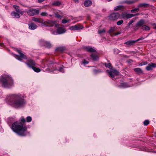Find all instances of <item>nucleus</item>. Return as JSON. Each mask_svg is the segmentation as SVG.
I'll return each instance as SVG.
<instances>
[{
    "label": "nucleus",
    "instance_id": "f257e3e1",
    "mask_svg": "<svg viewBox=\"0 0 156 156\" xmlns=\"http://www.w3.org/2000/svg\"><path fill=\"white\" fill-rule=\"evenodd\" d=\"M6 98L9 104L16 108H23L26 104V100L20 94L10 95L7 96Z\"/></svg>",
    "mask_w": 156,
    "mask_h": 156
},
{
    "label": "nucleus",
    "instance_id": "f03ea898",
    "mask_svg": "<svg viewBox=\"0 0 156 156\" xmlns=\"http://www.w3.org/2000/svg\"><path fill=\"white\" fill-rule=\"evenodd\" d=\"M11 129L17 134L22 136H25L30 134L26 126H24L20 122H16L12 124Z\"/></svg>",
    "mask_w": 156,
    "mask_h": 156
},
{
    "label": "nucleus",
    "instance_id": "7ed1b4c3",
    "mask_svg": "<svg viewBox=\"0 0 156 156\" xmlns=\"http://www.w3.org/2000/svg\"><path fill=\"white\" fill-rule=\"evenodd\" d=\"M0 83L3 87L8 88H11L14 85L13 80L10 76L8 75L1 77L0 79Z\"/></svg>",
    "mask_w": 156,
    "mask_h": 156
},
{
    "label": "nucleus",
    "instance_id": "20e7f679",
    "mask_svg": "<svg viewBox=\"0 0 156 156\" xmlns=\"http://www.w3.org/2000/svg\"><path fill=\"white\" fill-rule=\"evenodd\" d=\"M146 24L145 21L144 19H141L138 21L135 26L133 27V29L135 31L139 29V28Z\"/></svg>",
    "mask_w": 156,
    "mask_h": 156
},
{
    "label": "nucleus",
    "instance_id": "39448f33",
    "mask_svg": "<svg viewBox=\"0 0 156 156\" xmlns=\"http://www.w3.org/2000/svg\"><path fill=\"white\" fill-rule=\"evenodd\" d=\"M16 51L19 53L20 55H16V58L19 61H21L22 60V58L24 59H27V57L23 53H22L21 51L17 49Z\"/></svg>",
    "mask_w": 156,
    "mask_h": 156
},
{
    "label": "nucleus",
    "instance_id": "423d86ee",
    "mask_svg": "<svg viewBox=\"0 0 156 156\" xmlns=\"http://www.w3.org/2000/svg\"><path fill=\"white\" fill-rule=\"evenodd\" d=\"M120 14L117 12L113 13L109 16V18L111 20H117L120 17Z\"/></svg>",
    "mask_w": 156,
    "mask_h": 156
},
{
    "label": "nucleus",
    "instance_id": "0eeeda50",
    "mask_svg": "<svg viewBox=\"0 0 156 156\" xmlns=\"http://www.w3.org/2000/svg\"><path fill=\"white\" fill-rule=\"evenodd\" d=\"M39 11L35 9H32L28 10L27 13L30 16H33L39 13Z\"/></svg>",
    "mask_w": 156,
    "mask_h": 156
},
{
    "label": "nucleus",
    "instance_id": "6e6552de",
    "mask_svg": "<svg viewBox=\"0 0 156 156\" xmlns=\"http://www.w3.org/2000/svg\"><path fill=\"white\" fill-rule=\"evenodd\" d=\"M116 28L115 27H111L109 30L108 31V33L112 36H116L121 34L120 32H118L117 33H114V32L116 31Z\"/></svg>",
    "mask_w": 156,
    "mask_h": 156
},
{
    "label": "nucleus",
    "instance_id": "1a4fd4ad",
    "mask_svg": "<svg viewBox=\"0 0 156 156\" xmlns=\"http://www.w3.org/2000/svg\"><path fill=\"white\" fill-rule=\"evenodd\" d=\"M139 14V13H136L134 14H133L130 13H122V18L123 19L127 18V19L130 18L134 16L138 15Z\"/></svg>",
    "mask_w": 156,
    "mask_h": 156
},
{
    "label": "nucleus",
    "instance_id": "9d476101",
    "mask_svg": "<svg viewBox=\"0 0 156 156\" xmlns=\"http://www.w3.org/2000/svg\"><path fill=\"white\" fill-rule=\"evenodd\" d=\"M27 62L26 63V64L30 68H32L33 66H35L36 64L34 60L30 59H28Z\"/></svg>",
    "mask_w": 156,
    "mask_h": 156
},
{
    "label": "nucleus",
    "instance_id": "9b49d317",
    "mask_svg": "<svg viewBox=\"0 0 156 156\" xmlns=\"http://www.w3.org/2000/svg\"><path fill=\"white\" fill-rule=\"evenodd\" d=\"M156 67V63L151 62L146 67V69L148 71L152 70L153 69Z\"/></svg>",
    "mask_w": 156,
    "mask_h": 156
},
{
    "label": "nucleus",
    "instance_id": "f8f14e48",
    "mask_svg": "<svg viewBox=\"0 0 156 156\" xmlns=\"http://www.w3.org/2000/svg\"><path fill=\"white\" fill-rule=\"evenodd\" d=\"M20 120L23 123H25L26 122H30L32 120V118L30 116H27L26 119V120L23 117H21L20 118Z\"/></svg>",
    "mask_w": 156,
    "mask_h": 156
},
{
    "label": "nucleus",
    "instance_id": "ddd939ff",
    "mask_svg": "<svg viewBox=\"0 0 156 156\" xmlns=\"http://www.w3.org/2000/svg\"><path fill=\"white\" fill-rule=\"evenodd\" d=\"M66 31L65 29L62 27H58L57 30V34H63L65 33Z\"/></svg>",
    "mask_w": 156,
    "mask_h": 156
},
{
    "label": "nucleus",
    "instance_id": "4468645a",
    "mask_svg": "<svg viewBox=\"0 0 156 156\" xmlns=\"http://www.w3.org/2000/svg\"><path fill=\"white\" fill-rule=\"evenodd\" d=\"M37 26L33 23H31L28 24V28L29 29L33 30L36 29Z\"/></svg>",
    "mask_w": 156,
    "mask_h": 156
},
{
    "label": "nucleus",
    "instance_id": "2eb2a0df",
    "mask_svg": "<svg viewBox=\"0 0 156 156\" xmlns=\"http://www.w3.org/2000/svg\"><path fill=\"white\" fill-rule=\"evenodd\" d=\"M45 23L48 25L49 27H52L57 23V21L48 20L45 21Z\"/></svg>",
    "mask_w": 156,
    "mask_h": 156
},
{
    "label": "nucleus",
    "instance_id": "dca6fc26",
    "mask_svg": "<svg viewBox=\"0 0 156 156\" xmlns=\"http://www.w3.org/2000/svg\"><path fill=\"white\" fill-rule=\"evenodd\" d=\"M83 27L82 26H79L78 25H75L70 27L69 29L72 30H78L81 29Z\"/></svg>",
    "mask_w": 156,
    "mask_h": 156
},
{
    "label": "nucleus",
    "instance_id": "f3484780",
    "mask_svg": "<svg viewBox=\"0 0 156 156\" xmlns=\"http://www.w3.org/2000/svg\"><path fill=\"white\" fill-rule=\"evenodd\" d=\"M32 20L35 22L39 23H42L43 22L44 20L41 18H36L35 17H32Z\"/></svg>",
    "mask_w": 156,
    "mask_h": 156
},
{
    "label": "nucleus",
    "instance_id": "a211bd4d",
    "mask_svg": "<svg viewBox=\"0 0 156 156\" xmlns=\"http://www.w3.org/2000/svg\"><path fill=\"white\" fill-rule=\"evenodd\" d=\"M13 7L16 10L17 12L18 13L22 15L23 14V12L20 10V7L19 6L14 5H13Z\"/></svg>",
    "mask_w": 156,
    "mask_h": 156
},
{
    "label": "nucleus",
    "instance_id": "6ab92c4d",
    "mask_svg": "<svg viewBox=\"0 0 156 156\" xmlns=\"http://www.w3.org/2000/svg\"><path fill=\"white\" fill-rule=\"evenodd\" d=\"M90 56L93 61H95L98 60L99 57L97 55L92 53Z\"/></svg>",
    "mask_w": 156,
    "mask_h": 156
},
{
    "label": "nucleus",
    "instance_id": "aec40b11",
    "mask_svg": "<svg viewBox=\"0 0 156 156\" xmlns=\"http://www.w3.org/2000/svg\"><path fill=\"white\" fill-rule=\"evenodd\" d=\"M125 8V7L122 5H119L116 6L114 9L115 11L121 10L123 11Z\"/></svg>",
    "mask_w": 156,
    "mask_h": 156
},
{
    "label": "nucleus",
    "instance_id": "412c9836",
    "mask_svg": "<svg viewBox=\"0 0 156 156\" xmlns=\"http://www.w3.org/2000/svg\"><path fill=\"white\" fill-rule=\"evenodd\" d=\"M118 86L119 87L122 88H126L129 87L128 84L126 83H121L120 85H118Z\"/></svg>",
    "mask_w": 156,
    "mask_h": 156
},
{
    "label": "nucleus",
    "instance_id": "4be33fe9",
    "mask_svg": "<svg viewBox=\"0 0 156 156\" xmlns=\"http://www.w3.org/2000/svg\"><path fill=\"white\" fill-rule=\"evenodd\" d=\"M136 42V41H135L130 40L125 42L124 44L128 45V46H130L133 45Z\"/></svg>",
    "mask_w": 156,
    "mask_h": 156
},
{
    "label": "nucleus",
    "instance_id": "5701e85b",
    "mask_svg": "<svg viewBox=\"0 0 156 156\" xmlns=\"http://www.w3.org/2000/svg\"><path fill=\"white\" fill-rule=\"evenodd\" d=\"M133 70L138 75H140L143 73V71L141 68H134L133 69Z\"/></svg>",
    "mask_w": 156,
    "mask_h": 156
},
{
    "label": "nucleus",
    "instance_id": "b1692460",
    "mask_svg": "<svg viewBox=\"0 0 156 156\" xmlns=\"http://www.w3.org/2000/svg\"><path fill=\"white\" fill-rule=\"evenodd\" d=\"M92 4V2L90 0H86L83 3L84 5L86 7L90 6Z\"/></svg>",
    "mask_w": 156,
    "mask_h": 156
},
{
    "label": "nucleus",
    "instance_id": "393cba45",
    "mask_svg": "<svg viewBox=\"0 0 156 156\" xmlns=\"http://www.w3.org/2000/svg\"><path fill=\"white\" fill-rule=\"evenodd\" d=\"M11 15L12 17L14 18H19L20 17L19 14L15 12H11Z\"/></svg>",
    "mask_w": 156,
    "mask_h": 156
},
{
    "label": "nucleus",
    "instance_id": "a878e982",
    "mask_svg": "<svg viewBox=\"0 0 156 156\" xmlns=\"http://www.w3.org/2000/svg\"><path fill=\"white\" fill-rule=\"evenodd\" d=\"M85 48L86 49L87 51L90 52H95L96 51L95 49L93 48L92 47H86Z\"/></svg>",
    "mask_w": 156,
    "mask_h": 156
},
{
    "label": "nucleus",
    "instance_id": "bb28decb",
    "mask_svg": "<svg viewBox=\"0 0 156 156\" xmlns=\"http://www.w3.org/2000/svg\"><path fill=\"white\" fill-rule=\"evenodd\" d=\"M66 50V48L65 47L63 46L58 47L56 49V50L57 51L61 52H63Z\"/></svg>",
    "mask_w": 156,
    "mask_h": 156
},
{
    "label": "nucleus",
    "instance_id": "cd10ccee",
    "mask_svg": "<svg viewBox=\"0 0 156 156\" xmlns=\"http://www.w3.org/2000/svg\"><path fill=\"white\" fill-rule=\"evenodd\" d=\"M149 6V4L146 3H140L138 5L139 7H147Z\"/></svg>",
    "mask_w": 156,
    "mask_h": 156
},
{
    "label": "nucleus",
    "instance_id": "c85d7f7f",
    "mask_svg": "<svg viewBox=\"0 0 156 156\" xmlns=\"http://www.w3.org/2000/svg\"><path fill=\"white\" fill-rule=\"evenodd\" d=\"M144 24L141 26V29L144 30H150V28L148 26Z\"/></svg>",
    "mask_w": 156,
    "mask_h": 156
},
{
    "label": "nucleus",
    "instance_id": "c756f323",
    "mask_svg": "<svg viewBox=\"0 0 156 156\" xmlns=\"http://www.w3.org/2000/svg\"><path fill=\"white\" fill-rule=\"evenodd\" d=\"M55 70H58L62 73H63L64 72V71L63 69V66H62L61 67H60L58 69H57V68L56 67H55L54 69L53 70V71Z\"/></svg>",
    "mask_w": 156,
    "mask_h": 156
},
{
    "label": "nucleus",
    "instance_id": "7c9ffc66",
    "mask_svg": "<svg viewBox=\"0 0 156 156\" xmlns=\"http://www.w3.org/2000/svg\"><path fill=\"white\" fill-rule=\"evenodd\" d=\"M31 68H32L34 72L37 73L41 71V70L40 68L36 67H35V66H33V67Z\"/></svg>",
    "mask_w": 156,
    "mask_h": 156
},
{
    "label": "nucleus",
    "instance_id": "2f4dec72",
    "mask_svg": "<svg viewBox=\"0 0 156 156\" xmlns=\"http://www.w3.org/2000/svg\"><path fill=\"white\" fill-rule=\"evenodd\" d=\"M61 2L59 1H57L52 3V5L55 6H59L61 5Z\"/></svg>",
    "mask_w": 156,
    "mask_h": 156
},
{
    "label": "nucleus",
    "instance_id": "473e14b6",
    "mask_svg": "<svg viewBox=\"0 0 156 156\" xmlns=\"http://www.w3.org/2000/svg\"><path fill=\"white\" fill-rule=\"evenodd\" d=\"M106 71L109 73L110 76L112 78H114L115 77V76L114 74L113 73L112 71H110L108 70H107Z\"/></svg>",
    "mask_w": 156,
    "mask_h": 156
},
{
    "label": "nucleus",
    "instance_id": "72a5a7b5",
    "mask_svg": "<svg viewBox=\"0 0 156 156\" xmlns=\"http://www.w3.org/2000/svg\"><path fill=\"white\" fill-rule=\"evenodd\" d=\"M139 0H129L128 1L126 2V3L129 4H131L134 3L138 1Z\"/></svg>",
    "mask_w": 156,
    "mask_h": 156
},
{
    "label": "nucleus",
    "instance_id": "f704fd0d",
    "mask_svg": "<svg viewBox=\"0 0 156 156\" xmlns=\"http://www.w3.org/2000/svg\"><path fill=\"white\" fill-rule=\"evenodd\" d=\"M47 41L41 40L40 41V44L41 46H45V44L47 43Z\"/></svg>",
    "mask_w": 156,
    "mask_h": 156
},
{
    "label": "nucleus",
    "instance_id": "c9c22d12",
    "mask_svg": "<svg viewBox=\"0 0 156 156\" xmlns=\"http://www.w3.org/2000/svg\"><path fill=\"white\" fill-rule=\"evenodd\" d=\"M112 71L114 74L116 76L119 75V72L116 69H113L112 70Z\"/></svg>",
    "mask_w": 156,
    "mask_h": 156
},
{
    "label": "nucleus",
    "instance_id": "e433bc0d",
    "mask_svg": "<svg viewBox=\"0 0 156 156\" xmlns=\"http://www.w3.org/2000/svg\"><path fill=\"white\" fill-rule=\"evenodd\" d=\"M147 64L148 62L147 61H143L141 63H140V64H139V66H141L143 65H147Z\"/></svg>",
    "mask_w": 156,
    "mask_h": 156
},
{
    "label": "nucleus",
    "instance_id": "4c0bfd02",
    "mask_svg": "<svg viewBox=\"0 0 156 156\" xmlns=\"http://www.w3.org/2000/svg\"><path fill=\"white\" fill-rule=\"evenodd\" d=\"M105 66L107 68H108L109 69H111L112 68V66H111V64L110 63H105Z\"/></svg>",
    "mask_w": 156,
    "mask_h": 156
},
{
    "label": "nucleus",
    "instance_id": "58836bf2",
    "mask_svg": "<svg viewBox=\"0 0 156 156\" xmlns=\"http://www.w3.org/2000/svg\"><path fill=\"white\" fill-rule=\"evenodd\" d=\"M139 10V8H136L134 9H132L131 11V12L132 13H134L138 12Z\"/></svg>",
    "mask_w": 156,
    "mask_h": 156
},
{
    "label": "nucleus",
    "instance_id": "ea45409f",
    "mask_svg": "<svg viewBox=\"0 0 156 156\" xmlns=\"http://www.w3.org/2000/svg\"><path fill=\"white\" fill-rule=\"evenodd\" d=\"M45 46L47 48H49L51 47V45L49 42L47 41V43L45 44Z\"/></svg>",
    "mask_w": 156,
    "mask_h": 156
},
{
    "label": "nucleus",
    "instance_id": "a19ab883",
    "mask_svg": "<svg viewBox=\"0 0 156 156\" xmlns=\"http://www.w3.org/2000/svg\"><path fill=\"white\" fill-rule=\"evenodd\" d=\"M105 30L104 29H103L101 30H99L98 31V33L99 34H101L102 33H105Z\"/></svg>",
    "mask_w": 156,
    "mask_h": 156
},
{
    "label": "nucleus",
    "instance_id": "79ce46f5",
    "mask_svg": "<svg viewBox=\"0 0 156 156\" xmlns=\"http://www.w3.org/2000/svg\"><path fill=\"white\" fill-rule=\"evenodd\" d=\"M70 20H67L65 19H63L62 20V23L63 24H65L69 22Z\"/></svg>",
    "mask_w": 156,
    "mask_h": 156
},
{
    "label": "nucleus",
    "instance_id": "37998d69",
    "mask_svg": "<svg viewBox=\"0 0 156 156\" xmlns=\"http://www.w3.org/2000/svg\"><path fill=\"white\" fill-rule=\"evenodd\" d=\"M149 123V121L148 120H146L144 122L145 126H147Z\"/></svg>",
    "mask_w": 156,
    "mask_h": 156
},
{
    "label": "nucleus",
    "instance_id": "c03bdc74",
    "mask_svg": "<svg viewBox=\"0 0 156 156\" xmlns=\"http://www.w3.org/2000/svg\"><path fill=\"white\" fill-rule=\"evenodd\" d=\"M123 22V21L122 20L118 21L117 23V24L118 25H120L122 24Z\"/></svg>",
    "mask_w": 156,
    "mask_h": 156
},
{
    "label": "nucleus",
    "instance_id": "a18cd8bd",
    "mask_svg": "<svg viewBox=\"0 0 156 156\" xmlns=\"http://www.w3.org/2000/svg\"><path fill=\"white\" fill-rule=\"evenodd\" d=\"M41 16H47L48 15V13L46 12H43L41 14Z\"/></svg>",
    "mask_w": 156,
    "mask_h": 156
},
{
    "label": "nucleus",
    "instance_id": "49530a36",
    "mask_svg": "<svg viewBox=\"0 0 156 156\" xmlns=\"http://www.w3.org/2000/svg\"><path fill=\"white\" fill-rule=\"evenodd\" d=\"M135 20H131L127 24V25L128 27H129L131 24L133 23L134 22Z\"/></svg>",
    "mask_w": 156,
    "mask_h": 156
},
{
    "label": "nucleus",
    "instance_id": "de8ad7c7",
    "mask_svg": "<svg viewBox=\"0 0 156 156\" xmlns=\"http://www.w3.org/2000/svg\"><path fill=\"white\" fill-rule=\"evenodd\" d=\"M54 14L55 17L56 18H59L61 17V15L59 14L58 12L55 13Z\"/></svg>",
    "mask_w": 156,
    "mask_h": 156
},
{
    "label": "nucleus",
    "instance_id": "09e8293b",
    "mask_svg": "<svg viewBox=\"0 0 156 156\" xmlns=\"http://www.w3.org/2000/svg\"><path fill=\"white\" fill-rule=\"evenodd\" d=\"M83 62H82V63L84 65H85L86 64H87L89 63V62L87 61H86L85 59H83Z\"/></svg>",
    "mask_w": 156,
    "mask_h": 156
},
{
    "label": "nucleus",
    "instance_id": "8fccbe9b",
    "mask_svg": "<svg viewBox=\"0 0 156 156\" xmlns=\"http://www.w3.org/2000/svg\"><path fill=\"white\" fill-rule=\"evenodd\" d=\"M144 39V37H140L137 40H136L135 41H136V42H137L139 41H140L141 40H143Z\"/></svg>",
    "mask_w": 156,
    "mask_h": 156
},
{
    "label": "nucleus",
    "instance_id": "3c124183",
    "mask_svg": "<svg viewBox=\"0 0 156 156\" xmlns=\"http://www.w3.org/2000/svg\"><path fill=\"white\" fill-rule=\"evenodd\" d=\"M120 52V51L118 49H115L114 50V52L115 53L117 54L119 53Z\"/></svg>",
    "mask_w": 156,
    "mask_h": 156
},
{
    "label": "nucleus",
    "instance_id": "603ef678",
    "mask_svg": "<svg viewBox=\"0 0 156 156\" xmlns=\"http://www.w3.org/2000/svg\"><path fill=\"white\" fill-rule=\"evenodd\" d=\"M41 23L42 24V25L43 26H45L46 27H49V26H48V24L47 23H45V21L44 23L43 22V23Z\"/></svg>",
    "mask_w": 156,
    "mask_h": 156
},
{
    "label": "nucleus",
    "instance_id": "864d4df0",
    "mask_svg": "<svg viewBox=\"0 0 156 156\" xmlns=\"http://www.w3.org/2000/svg\"><path fill=\"white\" fill-rule=\"evenodd\" d=\"M99 71L97 69H94L93 70V72L94 74H96L97 73H99Z\"/></svg>",
    "mask_w": 156,
    "mask_h": 156
},
{
    "label": "nucleus",
    "instance_id": "5fc2aeb1",
    "mask_svg": "<svg viewBox=\"0 0 156 156\" xmlns=\"http://www.w3.org/2000/svg\"><path fill=\"white\" fill-rule=\"evenodd\" d=\"M74 2L76 3H78L79 2V0H73Z\"/></svg>",
    "mask_w": 156,
    "mask_h": 156
},
{
    "label": "nucleus",
    "instance_id": "6e6d98bb",
    "mask_svg": "<svg viewBox=\"0 0 156 156\" xmlns=\"http://www.w3.org/2000/svg\"><path fill=\"white\" fill-rule=\"evenodd\" d=\"M55 25V27L56 28H58L59 26V25L58 24H56V23L55 24V25Z\"/></svg>",
    "mask_w": 156,
    "mask_h": 156
},
{
    "label": "nucleus",
    "instance_id": "4d7b16f0",
    "mask_svg": "<svg viewBox=\"0 0 156 156\" xmlns=\"http://www.w3.org/2000/svg\"><path fill=\"white\" fill-rule=\"evenodd\" d=\"M45 0H38V2L39 3H41L44 1Z\"/></svg>",
    "mask_w": 156,
    "mask_h": 156
},
{
    "label": "nucleus",
    "instance_id": "13d9d810",
    "mask_svg": "<svg viewBox=\"0 0 156 156\" xmlns=\"http://www.w3.org/2000/svg\"><path fill=\"white\" fill-rule=\"evenodd\" d=\"M53 64V62L52 61H50V63H49V64Z\"/></svg>",
    "mask_w": 156,
    "mask_h": 156
},
{
    "label": "nucleus",
    "instance_id": "bf43d9fd",
    "mask_svg": "<svg viewBox=\"0 0 156 156\" xmlns=\"http://www.w3.org/2000/svg\"><path fill=\"white\" fill-rule=\"evenodd\" d=\"M153 25L155 26L154 28L156 29V23H154Z\"/></svg>",
    "mask_w": 156,
    "mask_h": 156
},
{
    "label": "nucleus",
    "instance_id": "052dcab7",
    "mask_svg": "<svg viewBox=\"0 0 156 156\" xmlns=\"http://www.w3.org/2000/svg\"><path fill=\"white\" fill-rule=\"evenodd\" d=\"M49 16L51 17L52 16V15H49Z\"/></svg>",
    "mask_w": 156,
    "mask_h": 156
},
{
    "label": "nucleus",
    "instance_id": "680f3d73",
    "mask_svg": "<svg viewBox=\"0 0 156 156\" xmlns=\"http://www.w3.org/2000/svg\"><path fill=\"white\" fill-rule=\"evenodd\" d=\"M108 0V1H111L112 0Z\"/></svg>",
    "mask_w": 156,
    "mask_h": 156
},
{
    "label": "nucleus",
    "instance_id": "e2e57ef3",
    "mask_svg": "<svg viewBox=\"0 0 156 156\" xmlns=\"http://www.w3.org/2000/svg\"><path fill=\"white\" fill-rule=\"evenodd\" d=\"M52 34H54V33H52Z\"/></svg>",
    "mask_w": 156,
    "mask_h": 156
},
{
    "label": "nucleus",
    "instance_id": "0e129e2a",
    "mask_svg": "<svg viewBox=\"0 0 156 156\" xmlns=\"http://www.w3.org/2000/svg\"><path fill=\"white\" fill-rule=\"evenodd\" d=\"M1 45V44H0V45Z\"/></svg>",
    "mask_w": 156,
    "mask_h": 156
}]
</instances>
